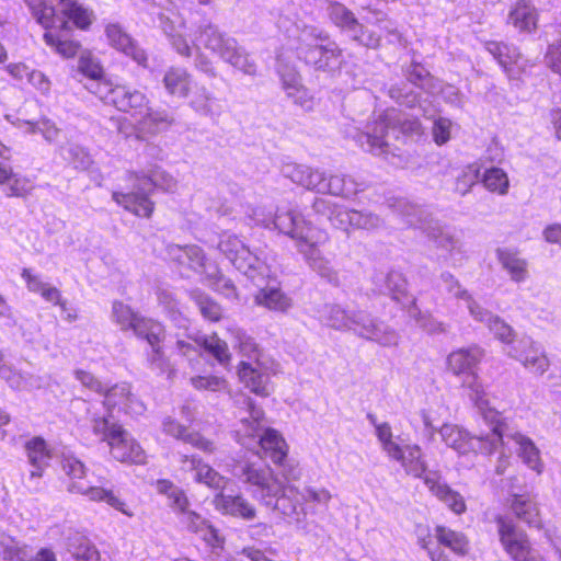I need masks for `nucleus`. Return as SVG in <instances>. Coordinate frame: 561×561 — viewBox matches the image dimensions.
Masks as SVG:
<instances>
[{
  "mask_svg": "<svg viewBox=\"0 0 561 561\" xmlns=\"http://www.w3.org/2000/svg\"><path fill=\"white\" fill-rule=\"evenodd\" d=\"M249 416L240 419L236 440L247 449L231 472L248 484L252 496L279 512L289 522L300 524L308 513L328 511L331 493L325 489L306 488L300 492L291 483L301 477L296 460L287 457V444L273 428H263V411L251 398L243 400Z\"/></svg>",
  "mask_w": 561,
  "mask_h": 561,
  "instance_id": "nucleus-1",
  "label": "nucleus"
},
{
  "mask_svg": "<svg viewBox=\"0 0 561 561\" xmlns=\"http://www.w3.org/2000/svg\"><path fill=\"white\" fill-rule=\"evenodd\" d=\"M244 217L249 226H260L270 230H278L288 236L297 251L304 256L308 266L328 283L339 286V273L327 259L320 247L329 237L328 233L307 221L296 209L277 208L276 211L262 206H245Z\"/></svg>",
  "mask_w": 561,
  "mask_h": 561,
  "instance_id": "nucleus-2",
  "label": "nucleus"
},
{
  "mask_svg": "<svg viewBox=\"0 0 561 561\" xmlns=\"http://www.w3.org/2000/svg\"><path fill=\"white\" fill-rule=\"evenodd\" d=\"M25 2L33 18L46 30L44 34L46 44L66 58L73 57L80 45L69 38L70 22L80 28H87L91 24V12L78 0H58L61 14H57L56 9L44 0H25Z\"/></svg>",
  "mask_w": 561,
  "mask_h": 561,
  "instance_id": "nucleus-3",
  "label": "nucleus"
},
{
  "mask_svg": "<svg viewBox=\"0 0 561 561\" xmlns=\"http://www.w3.org/2000/svg\"><path fill=\"white\" fill-rule=\"evenodd\" d=\"M362 10L368 14L362 15L359 20L351 9L339 1L328 0L325 7L331 23L359 46L368 49L379 48L382 33L389 43L400 42L401 35L385 11L373 4L364 5Z\"/></svg>",
  "mask_w": 561,
  "mask_h": 561,
  "instance_id": "nucleus-4",
  "label": "nucleus"
},
{
  "mask_svg": "<svg viewBox=\"0 0 561 561\" xmlns=\"http://www.w3.org/2000/svg\"><path fill=\"white\" fill-rule=\"evenodd\" d=\"M389 208L400 216L410 227L420 229L434 248L442 251L437 260L457 268L463 266L468 254L462 240L455 230L439 220L434 219L425 208L403 197L388 199Z\"/></svg>",
  "mask_w": 561,
  "mask_h": 561,
  "instance_id": "nucleus-5",
  "label": "nucleus"
},
{
  "mask_svg": "<svg viewBox=\"0 0 561 561\" xmlns=\"http://www.w3.org/2000/svg\"><path fill=\"white\" fill-rule=\"evenodd\" d=\"M176 184V180L159 167H154L148 173L127 172L126 186L118 185L113 190L112 198L127 211L138 217L149 218L154 209V204L150 199L154 188L173 192Z\"/></svg>",
  "mask_w": 561,
  "mask_h": 561,
  "instance_id": "nucleus-6",
  "label": "nucleus"
},
{
  "mask_svg": "<svg viewBox=\"0 0 561 561\" xmlns=\"http://www.w3.org/2000/svg\"><path fill=\"white\" fill-rule=\"evenodd\" d=\"M320 320L339 331H352L357 336L390 347L399 343L400 334L383 320L365 310H350L328 304L320 309Z\"/></svg>",
  "mask_w": 561,
  "mask_h": 561,
  "instance_id": "nucleus-7",
  "label": "nucleus"
},
{
  "mask_svg": "<svg viewBox=\"0 0 561 561\" xmlns=\"http://www.w3.org/2000/svg\"><path fill=\"white\" fill-rule=\"evenodd\" d=\"M419 128L417 119L409 118L399 110L391 107L380 114L378 119L368 123L365 130L354 128L347 136L364 151L388 159L389 154L394 156L390 140H398L400 135L416 133Z\"/></svg>",
  "mask_w": 561,
  "mask_h": 561,
  "instance_id": "nucleus-8",
  "label": "nucleus"
},
{
  "mask_svg": "<svg viewBox=\"0 0 561 561\" xmlns=\"http://www.w3.org/2000/svg\"><path fill=\"white\" fill-rule=\"evenodd\" d=\"M60 465L70 480L67 486L70 493L81 494L92 502H104L127 516L133 515L126 503L115 494L104 468H95L88 473L84 463L73 455H64Z\"/></svg>",
  "mask_w": 561,
  "mask_h": 561,
  "instance_id": "nucleus-9",
  "label": "nucleus"
},
{
  "mask_svg": "<svg viewBox=\"0 0 561 561\" xmlns=\"http://www.w3.org/2000/svg\"><path fill=\"white\" fill-rule=\"evenodd\" d=\"M282 173L294 183L318 194L350 198L363 190V184L351 175L328 173L305 164H285Z\"/></svg>",
  "mask_w": 561,
  "mask_h": 561,
  "instance_id": "nucleus-10",
  "label": "nucleus"
},
{
  "mask_svg": "<svg viewBox=\"0 0 561 561\" xmlns=\"http://www.w3.org/2000/svg\"><path fill=\"white\" fill-rule=\"evenodd\" d=\"M298 32L297 44L294 46L296 55L307 65L317 70L334 71L343 62V53L339 45L330 39L329 34L314 25H294Z\"/></svg>",
  "mask_w": 561,
  "mask_h": 561,
  "instance_id": "nucleus-11",
  "label": "nucleus"
},
{
  "mask_svg": "<svg viewBox=\"0 0 561 561\" xmlns=\"http://www.w3.org/2000/svg\"><path fill=\"white\" fill-rule=\"evenodd\" d=\"M195 39L221 60L248 76L256 75V64L237 39L221 32L217 25L204 19L195 30Z\"/></svg>",
  "mask_w": 561,
  "mask_h": 561,
  "instance_id": "nucleus-12",
  "label": "nucleus"
},
{
  "mask_svg": "<svg viewBox=\"0 0 561 561\" xmlns=\"http://www.w3.org/2000/svg\"><path fill=\"white\" fill-rule=\"evenodd\" d=\"M90 428L98 440L107 444L114 459L122 462L145 463L146 454L142 447L111 413H93Z\"/></svg>",
  "mask_w": 561,
  "mask_h": 561,
  "instance_id": "nucleus-13",
  "label": "nucleus"
},
{
  "mask_svg": "<svg viewBox=\"0 0 561 561\" xmlns=\"http://www.w3.org/2000/svg\"><path fill=\"white\" fill-rule=\"evenodd\" d=\"M482 417L488 425L493 426V433L501 436L497 448L502 447L504 449L507 447L511 449L514 447L518 457L529 469L537 473L542 471L543 465L540 458V451L533 439L517 431H512L508 425L503 422L501 413L495 409L486 410Z\"/></svg>",
  "mask_w": 561,
  "mask_h": 561,
  "instance_id": "nucleus-14",
  "label": "nucleus"
},
{
  "mask_svg": "<svg viewBox=\"0 0 561 561\" xmlns=\"http://www.w3.org/2000/svg\"><path fill=\"white\" fill-rule=\"evenodd\" d=\"M481 352L478 347L461 348L453 352L448 358L447 364L449 369L455 375H465L463 386L470 389L469 397L479 410L481 416L484 415L486 410H492L489 405V400L483 386L478 381L474 368L479 363Z\"/></svg>",
  "mask_w": 561,
  "mask_h": 561,
  "instance_id": "nucleus-15",
  "label": "nucleus"
},
{
  "mask_svg": "<svg viewBox=\"0 0 561 561\" xmlns=\"http://www.w3.org/2000/svg\"><path fill=\"white\" fill-rule=\"evenodd\" d=\"M95 85L96 89L91 92L100 100L134 117L142 115L150 103L144 91L130 84L96 82Z\"/></svg>",
  "mask_w": 561,
  "mask_h": 561,
  "instance_id": "nucleus-16",
  "label": "nucleus"
},
{
  "mask_svg": "<svg viewBox=\"0 0 561 561\" xmlns=\"http://www.w3.org/2000/svg\"><path fill=\"white\" fill-rule=\"evenodd\" d=\"M217 249L245 276L263 275L267 272L263 252H252L236 234L224 232L219 236Z\"/></svg>",
  "mask_w": 561,
  "mask_h": 561,
  "instance_id": "nucleus-17",
  "label": "nucleus"
},
{
  "mask_svg": "<svg viewBox=\"0 0 561 561\" xmlns=\"http://www.w3.org/2000/svg\"><path fill=\"white\" fill-rule=\"evenodd\" d=\"M159 22L163 33L168 36L172 48L180 56L190 58L195 49V68L210 78H215L217 76L213 61L205 54L201 53L199 45L191 46L187 39L183 36L182 31L185 28L183 20L176 15L171 18L165 13H159Z\"/></svg>",
  "mask_w": 561,
  "mask_h": 561,
  "instance_id": "nucleus-18",
  "label": "nucleus"
},
{
  "mask_svg": "<svg viewBox=\"0 0 561 561\" xmlns=\"http://www.w3.org/2000/svg\"><path fill=\"white\" fill-rule=\"evenodd\" d=\"M500 542L513 561H545L535 554L526 531L506 515L495 517Z\"/></svg>",
  "mask_w": 561,
  "mask_h": 561,
  "instance_id": "nucleus-19",
  "label": "nucleus"
},
{
  "mask_svg": "<svg viewBox=\"0 0 561 561\" xmlns=\"http://www.w3.org/2000/svg\"><path fill=\"white\" fill-rule=\"evenodd\" d=\"M491 432L486 435L471 436L470 433L457 425L444 424L439 434L443 442L459 454L481 453L491 455L497 450V443L501 439L496 433Z\"/></svg>",
  "mask_w": 561,
  "mask_h": 561,
  "instance_id": "nucleus-20",
  "label": "nucleus"
},
{
  "mask_svg": "<svg viewBox=\"0 0 561 561\" xmlns=\"http://www.w3.org/2000/svg\"><path fill=\"white\" fill-rule=\"evenodd\" d=\"M408 82H400L382 89L391 100L397 104L414 108L420 103V94L415 92L410 84L428 91L432 88L433 77L428 70L417 62H411L405 69Z\"/></svg>",
  "mask_w": 561,
  "mask_h": 561,
  "instance_id": "nucleus-21",
  "label": "nucleus"
},
{
  "mask_svg": "<svg viewBox=\"0 0 561 561\" xmlns=\"http://www.w3.org/2000/svg\"><path fill=\"white\" fill-rule=\"evenodd\" d=\"M104 400L100 404V409L96 407L88 408L89 421L93 413L113 415V409L117 408L119 411L126 414L138 415L145 411V405L130 390V385L122 382L114 385L111 388H104Z\"/></svg>",
  "mask_w": 561,
  "mask_h": 561,
  "instance_id": "nucleus-22",
  "label": "nucleus"
},
{
  "mask_svg": "<svg viewBox=\"0 0 561 561\" xmlns=\"http://www.w3.org/2000/svg\"><path fill=\"white\" fill-rule=\"evenodd\" d=\"M259 288L254 296L257 306L268 310L287 312L293 306V299L279 288L275 277L271 276V268L267 265V272L263 275L247 276Z\"/></svg>",
  "mask_w": 561,
  "mask_h": 561,
  "instance_id": "nucleus-23",
  "label": "nucleus"
},
{
  "mask_svg": "<svg viewBox=\"0 0 561 561\" xmlns=\"http://www.w3.org/2000/svg\"><path fill=\"white\" fill-rule=\"evenodd\" d=\"M168 259L173 262L179 272L186 277L191 273L199 275L202 278L206 276L207 266L213 264L207 261L204 250L196 244H169L165 249Z\"/></svg>",
  "mask_w": 561,
  "mask_h": 561,
  "instance_id": "nucleus-24",
  "label": "nucleus"
},
{
  "mask_svg": "<svg viewBox=\"0 0 561 561\" xmlns=\"http://www.w3.org/2000/svg\"><path fill=\"white\" fill-rule=\"evenodd\" d=\"M507 355L534 374L542 375L549 368L543 347L527 335L518 337L507 350Z\"/></svg>",
  "mask_w": 561,
  "mask_h": 561,
  "instance_id": "nucleus-25",
  "label": "nucleus"
},
{
  "mask_svg": "<svg viewBox=\"0 0 561 561\" xmlns=\"http://www.w3.org/2000/svg\"><path fill=\"white\" fill-rule=\"evenodd\" d=\"M483 46L510 79L517 78L526 70L528 61L517 46L502 41H486Z\"/></svg>",
  "mask_w": 561,
  "mask_h": 561,
  "instance_id": "nucleus-26",
  "label": "nucleus"
},
{
  "mask_svg": "<svg viewBox=\"0 0 561 561\" xmlns=\"http://www.w3.org/2000/svg\"><path fill=\"white\" fill-rule=\"evenodd\" d=\"M373 290L380 295H389L394 301L403 308L408 306L413 298L407 290V279L398 271H374L371 275Z\"/></svg>",
  "mask_w": 561,
  "mask_h": 561,
  "instance_id": "nucleus-27",
  "label": "nucleus"
},
{
  "mask_svg": "<svg viewBox=\"0 0 561 561\" xmlns=\"http://www.w3.org/2000/svg\"><path fill=\"white\" fill-rule=\"evenodd\" d=\"M539 11L529 0H516L510 8L506 24L520 35H531L538 28Z\"/></svg>",
  "mask_w": 561,
  "mask_h": 561,
  "instance_id": "nucleus-28",
  "label": "nucleus"
},
{
  "mask_svg": "<svg viewBox=\"0 0 561 561\" xmlns=\"http://www.w3.org/2000/svg\"><path fill=\"white\" fill-rule=\"evenodd\" d=\"M106 38L112 47L130 57L139 66H147V54L138 43L127 34L117 23H111L105 27Z\"/></svg>",
  "mask_w": 561,
  "mask_h": 561,
  "instance_id": "nucleus-29",
  "label": "nucleus"
},
{
  "mask_svg": "<svg viewBox=\"0 0 561 561\" xmlns=\"http://www.w3.org/2000/svg\"><path fill=\"white\" fill-rule=\"evenodd\" d=\"M0 557L5 561H57L51 549L41 548L33 557L26 545H21L4 535H0Z\"/></svg>",
  "mask_w": 561,
  "mask_h": 561,
  "instance_id": "nucleus-30",
  "label": "nucleus"
},
{
  "mask_svg": "<svg viewBox=\"0 0 561 561\" xmlns=\"http://www.w3.org/2000/svg\"><path fill=\"white\" fill-rule=\"evenodd\" d=\"M238 376L251 392L261 397H267L271 393L270 374L257 360L254 363L241 362Z\"/></svg>",
  "mask_w": 561,
  "mask_h": 561,
  "instance_id": "nucleus-31",
  "label": "nucleus"
},
{
  "mask_svg": "<svg viewBox=\"0 0 561 561\" xmlns=\"http://www.w3.org/2000/svg\"><path fill=\"white\" fill-rule=\"evenodd\" d=\"M470 316L477 322L483 323L489 331L502 343L506 344L508 348L516 342L515 332L513 328L507 324L501 317L493 314L490 310L482 307L480 304L471 309Z\"/></svg>",
  "mask_w": 561,
  "mask_h": 561,
  "instance_id": "nucleus-32",
  "label": "nucleus"
},
{
  "mask_svg": "<svg viewBox=\"0 0 561 561\" xmlns=\"http://www.w3.org/2000/svg\"><path fill=\"white\" fill-rule=\"evenodd\" d=\"M25 450L28 463L32 470L28 476L30 486H36L37 481L42 478L45 468L48 467L51 459V451L48 449L46 442L42 437H34L26 442Z\"/></svg>",
  "mask_w": 561,
  "mask_h": 561,
  "instance_id": "nucleus-33",
  "label": "nucleus"
},
{
  "mask_svg": "<svg viewBox=\"0 0 561 561\" xmlns=\"http://www.w3.org/2000/svg\"><path fill=\"white\" fill-rule=\"evenodd\" d=\"M214 504L224 515L253 520L256 516L255 507L240 494H226L224 490L215 495Z\"/></svg>",
  "mask_w": 561,
  "mask_h": 561,
  "instance_id": "nucleus-34",
  "label": "nucleus"
},
{
  "mask_svg": "<svg viewBox=\"0 0 561 561\" xmlns=\"http://www.w3.org/2000/svg\"><path fill=\"white\" fill-rule=\"evenodd\" d=\"M194 83L193 76L180 66L169 67L162 78L167 94L178 99L188 98Z\"/></svg>",
  "mask_w": 561,
  "mask_h": 561,
  "instance_id": "nucleus-35",
  "label": "nucleus"
},
{
  "mask_svg": "<svg viewBox=\"0 0 561 561\" xmlns=\"http://www.w3.org/2000/svg\"><path fill=\"white\" fill-rule=\"evenodd\" d=\"M188 105L198 115L215 119L222 112L220 100L215 96L205 85L196 82L193 84Z\"/></svg>",
  "mask_w": 561,
  "mask_h": 561,
  "instance_id": "nucleus-36",
  "label": "nucleus"
},
{
  "mask_svg": "<svg viewBox=\"0 0 561 561\" xmlns=\"http://www.w3.org/2000/svg\"><path fill=\"white\" fill-rule=\"evenodd\" d=\"M312 209L316 214L325 217L335 228L346 231L350 227H353L352 215L355 209H347L321 197L314 199Z\"/></svg>",
  "mask_w": 561,
  "mask_h": 561,
  "instance_id": "nucleus-37",
  "label": "nucleus"
},
{
  "mask_svg": "<svg viewBox=\"0 0 561 561\" xmlns=\"http://www.w3.org/2000/svg\"><path fill=\"white\" fill-rule=\"evenodd\" d=\"M162 430L165 434L190 444L202 451L210 454L215 450L214 443L211 440L203 437L198 433L190 432L184 424L179 423L171 416L163 419Z\"/></svg>",
  "mask_w": 561,
  "mask_h": 561,
  "instance_id": "nucleus-38",
  "label": "nucleus"
},
{
  "mask_svg": "<svg viewBox=\"0 0 561 561\" xmlns=\"http://www.w3.org/2000/svg\"><path fill=\"white\" fill-rule=\"evenodd\" d=\"M495 254L497 261L514 283H524L528 278V262L519 255L517 250L497 248Z\"/></svg>",
  "mask_w": 561,
  "mask_h": 561,
  "instance_id": "nucleus-39",
  "label": "nucleus"
},
{
  "mask_svg": "<svg viewBox=\"0 0 561 561\" xmlns=\"http://www.w3.org/2000/svg\"><path fill=\"white\" fill-rule=\"evenodd\" d=\"M175 123V115L164 107H150L140 115L139 126L141 130L156 135L168 130Z\"/></svg>",
  "mask_w": 561,
  "mask_h": 561,
  "instance_id": "nucleus-40",
  "label": "nucleus"
},
{
  "mask_svg": "<svg viewBox=\"0 0 561 561\" xmlns=\"http://www.w3.org/2000/svg\"><path fill=\"white\" fill-rule=\"evenodd\" d=\"M510 507L514 515L528 526L540 527L539 508L530 494H513L510 500Z\"/></svg>",
  "mask_w": 561,
  "mask_h": 561,
  "instance_id": "nucleus-41",
  "label": "nucleus"
},
{
  "mask_svg": "<svg viewBox=\"0 0 561 561\" xmlns=\"http://www.w3.org/2000/svg\"><path fill=\"white\" fill-rule=\"evenodd\" d=\"M0 184L4 185L8 197H24L33 190L32 181L20 173L13 172L11 167L0 163Z\"/></svg>",
  "mask_w": 561,
  "mask_h": 561,
  "instance_id": "nucleus-42",
  "label": "nucleus"
},
{
  "mask_svg": "<svg viewBox=\"0 0 561 561\" xmlns=\"http://www.w3.org/2000/svg\"><path fill=\"white\" fill-rule=\"evenodd\" d=\"M390 458L399 461L405 472L414 478H421L426 471L422 450L417 445L400 446V455Z\"/></svg>",
  "mask_w": 561,
  "mask_h": 561,
  "instance_id": "nucleus-43",
  "label": "nucleus"
},
{
  "mask_svg": "<svg viewBox=\"0 0 561 561\" xmlns=\"http://www.w3.org/2000/svg\"><path fill=\"white\" fill-rule=\"evenodd\" d=\"M425 483L431 488L435 496L442 501L450 511L460 515L465 513L467 506L462 495L454 491L446 483L434 482L431 478H425Z\"/></svg>",
  "mask_w": 561,
  "mask_h": 561,
  "instance_id": "nucleus-44",
  "label": "nucleus"
},
{
  "mask_svg": "<svg viewBox=\"0 0 561 561\" xmlns=\"http://www.w3.org/2000/svg\"><path fill=\"white\" fill-rule=\"evenodd\" d=\"M435 537L439 545L450 549L458 556H466L469 551V540L460 531L453 530L446 526L435 528Z\"/></svg>",
  "mask_w": 561,
  "mask_h": 561,
  "instance_id": "nucleus-45",
  "label": "nucleus"
},
{
  "mask_svg": "<svg viewBox=\"0 0 561 561\" xmlns=\"http://www.w3.org/2000/svg\"><path fill=\"white\" fill-rule=\"evenodd\" d=\"M133 333L138 339L146 341L149 346L161 344L165 337L164 327L160 322L145 317L138 320Z\"/></svg>",
  "mask_w": 561,
  "mask_h": 561,
  "instance_id": "nucleus-46",
  "label": "nucleus"
},
{
  "mask_svg": "<svg viewBox=\"0 0 561 561\" xmlns=\"http://www.w3.org/2000/svg\"><path fill=\"white\" fill-rule=\"evenodd\" d=\"M156 490L159 494L167 496L169 505L173 511L184 513L188 507V500L184 491L168 479H159L156 482Z\"/></svg>",
  "mask_w": 561,
  "mask_h": 561,
  "instance_id": "nucleus-47",
  "label": "nucleus"
},
{
  "mask_svg": "<svg viewBox=\"0 0 561 561\" xmlns=\"http://www.w3.org/2000/svg\"><path fill=\"white\" fill-rule=\"evenodd\" d=\"M439 280L444 286V289L451 295L455 299L462 300L466 302L469 314L471 309L479 305V302L472 297V295L460 284L458 278L448 271H444L439 275Z\"/></svg>",
  "mask_w": 561,
  "mask_h": 561,
  "instance_id": "nucleus-48",
  "label": "nucleus"
},
{
  "mask_svg": "<svg viewBox=\"0 0 561 561\" xmlns=\"http://www.w3.org/2000/svg\"><path fill=\"white\" fill-rule=\"evenodd\" d=\"M405 308L409 317L414 319L416 324L428 334H442L447 332V324L434 319L431 314L423 313L416 306V299L414 297Z\"/></svg>",
  "mask_w": 561,
  "mask_h": 561,
  "instance_id": "nucleus-49",
  "label": "nucleus"
},
{
  "mask_svg": "<svg viewBox=\"0 0 561 561\" xmlns=\"http://www.w3.org/2000/svg\"><path fill=\"white\" fill-rule=\"evenodd\" d=\"M202 348L210 354L219 365L228 367L231 359L227 343L219 339L217 334L201 335Z\"/></svg>",
  "mask_w": 561,
  "mask_h": 561,
  "instance_id": "nucleus-50",
  "label": "nucleus"
},
{
  "mask_svg": "<svg viewBox=\"0 0 561 561\" xmlns=\"http://www.w3.org/2000/svg\"><path fill=\"white\" fill-rule=\"evenodd\" d=\"M202 282L228 298L237 296L233 283L220 273L217 264L207 266L206 276L202 278Z\"/></svg>",
  "mask_w": 561,
  "mask_h": 561,
  "instance_id": "nucleus-51",
  "label": "nucleus"
},
{
  "mask_svg": "<svg viewBox=\"0 0 561 561\" xmlns=\"http://www.w3.org/2000/svg\"><path fill=\"white\" fill-rule=\"evenodd\" d=\"M60 152L64 159L77 170L85 171L93 163L89 151L78 144L68 142L66 146L60 147Z\"/></svg>",
  "mask_w": 561,
  "mask_h": 561,
  "instance_id": "nucleus-52",
  "label": "nucleus"
},
{
  "mask_svg": "<svg viewBox=\"0 0 561 561\" xmlns=\"http://www.w3.org/2000/svg\"><path fill=\"white\" fill-rule=\"evenodd\" d=\"M191 298L198 307V310L204 319L211 322H216L221 319L222 309L220 305L210 298L207 294L201 291L199 289H195L191 291Z\"/></svg>",
  "mask_w": 561,
  "mask_h": 561,
  "instance_id": "nucleus-53",
  "label": "nucleus"
},
{
  "mask_svg": "<svg viewBox=\"0 0 561 561\" xmlns=\"http://www.w3.org/2000/svg\"><path fill=\"white\" fill-rule=\"evenodd\" d=\"M112 319L119 325L122 331H133L138 320L141 319V316L135 312L128 305L114 301L112 306Z\"/></svg>",
  "mask_w": 561,
  "mask_h": 561,
  "instance_id": "nucleus-54",
  "label": "nucleus"
},
{
  "mask_svg": "<svg viewBox=\"0 0 561 561\" xmlns=\"http://www.w3.org/2000/svg\"><path fill=\"white\" fill-rule=\"evenodd\" d=\"M69 551L77 561H101L99 550L87 537L71 541Z\"/></svg>",
  "mask_w": 561,
  "mask_h": 561,
  "instance_id": "nucleus-55",
  "label": "nucleus"
},
{
  "mask_svg": "<svg viewBox=\"0 0 561 561\" xmlns=\"http://www.w3.org/2000/svg\"><path fill=\"white\" fill-rule=\"evenodd\" d=\"M199 334H187L186 339L178 337L175 343V350L178 354L185 357L190 364L198 360L202 354V344L199 343Z\"/></svg>",
  "mask_w": 561,
  "mask_h": 561,
  "instance_id": "nucleus-56",
  "label": "nucleus"
},
{
  "mask_svg": "<svg viewBox=\"0 0 561 561\" xmlns=\"http://www.w3.org/2000/svg\"><path fill=\"white\" fill-rule=\"evenodd\" d=\"M482 182L489 191L496 192L500 195L506 194L510 186L507 174L496 167L485 170Z\"/></svg>",
  "mask_w": 561,
  "mask_h": 561,
  "instance_id": "nucleus-57",
  "label": "nucleus"
},
{
  "mask_svg": "<svg viewBox=\"0 0 561 561\" xmlns=\"http://www.w3.org/2000/svg\"><path fill=\"white\" fill-rule=\"evenodd\" d=\"M194 481L198 483H204L210 489L218 490L221 492L226 489L228 483V479L224 476L219 474L207 463L203 462L199 467V470L193 477Z\"/></svg>",
  "mask_w": 561,
  "mask_h": 561,
  "instance_id": "nucleus-58",
  "label": "nucleus"
},
{
  "mask_svg": "<svg viewBox=\"0 0 561 561\" xmlns=\"http://www.w3.org/2000/svg\"><path fill=\"white\" fill-rule=\"evenodd\" d=\"M480 179V167L478 163L466 165L456 178V191L466 195Z\"/></svg>",
  "mask_w": 561,
  "mask_h": 561,
  "instance_id": "nucleus-59",
  "label": "nucleus"
},
{
  "mask_svg": "<svg viewBox=\"0 0 561 561\" xmlns=\"http://www.w3.org/2000/svg\"><path fill=\"white\" fill-rule=\"evenodd\" d=\"M78 68L83 76L91 80L90 84L87 87L90 92L96 89V82H106L102 80L103 68L95 59L82 56L79 60Z\"/></svg>",
  "mask_w": 561,
  "mask_h": 561,
  "instance_id": "nucleus-60",
  "label": "nucleus"
},
{
  "mask_svg": "<svg viewBox=\"0 0 561 561\" xmlns=\"http://www.w3.org/2000/svg\"><path fill=\"white\" fill-rule=\"evenodd\" d=\"M147 363L149 368L158 375L168 374L171 375L170 363L164 356L161 348V344L157 346H150V351L147 352Z\"/></svg>",
  "mask_w": 561,
  "mask_h": 561,
  "instance_id": "nucleus-61",
  "label": "nucleus"
},
{
  "mask_svg": "<svg viewBox=\"0 0 561 561\" xmlns=\"http://www.w3.org/2000/svg\"><path fill=\"white\" fill-rule=\"evenodd\" d=\"M376 435L381 443L382 450L389 457H398L400 455V445L392 439V430L388 423H381L377 426Z\"/></svg>",
  "mask_w": 561,
  "mask_h": 561,
  "instance_id": "nucleus-62",
  "label": "nucleus"
},
{
  "mask_svg": "<svg viewBox=\"0 0 561 561\" xmlns=\"http://www.w3.org/2000/svg\"><path fill=\"white\" fill-rule=\"evenodd\" d=\"M27 125V133L36 134L39 133L43 135L45 140L48 142L56 141L60 130L56 127L55 123H53L48 118H43L38 122H30L25 123Z\"/></svg>",
  "mask_w": 561,
  "mask_h": 561,
  "instance_id": "nucleus-63",
  "label": "nucleus"
},
{
  "mask_svg": "<svg viewBox=\"0 0 561 561\" xmlns=\"http://www.w3.org/2000/svg\"><path fill=\"white\" fill-rule=\"evenodd\" d=\"M192 386L197 390H208L214 392L225 391L227 381L218 376H195L191 378Z\"/></svg>",
  "mask_w": 561,
  "mask_h": 561,
  "instance_id": "nucleus-64",
  "label": "nucleus"
}]
</instances>
